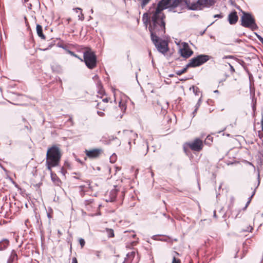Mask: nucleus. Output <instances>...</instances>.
Instances as JSON below:
<instances>
[{
	"label": "nucleus",
	"mask_w": 263,
	"mask_h": 263,
	"mask_svg": "<svg viewBox=\"0 0 263 263\" xmlns=\"http://www.w3.org/2000/svg\"><path fill=\"white\" fill-rule=\"evenodd\" d=\"M164 9H166L165 7L162 5L159 6L158 3L151 17L147 12L143 14L142 21L146 28L148 25V30L155 29L156 31L162 32L164 29H165V15L162 12Z\"/></svg>",
	"instance_id": "f257e3e1"
},
{
	"label": "nucleus",
	"mask_w": 263,
	"mask_h": 263,
	"mask_svg": "<svg viewBox=\"0 0 263 263\" xmlns=\"http://www.w3.org/2000/svg\"><path fill=\"white\" fill-rule=\"evenodd\" d=\"M151 33V40L156 47L157 50L165 54L168 50V44L164 40L160 39L159 36L163 37L165 33V29H164L162 32L156 31L155 29L148 30Z\"/></svg>",
	"instance_id": "f03ea898"
},
{
	"label": "nucleus",
	"mask_w": 263,
	"mask_h": 263,
	"mask_svg": "<svg viewBox=\"0 0 263 263\" xmlns=\"http://www.w3.org/2000/svg\"><path fill=\"white\" fill-rule=\"evenodd\" d=\"M241 12L242 13L240 18L241 25L244 27L250 28L252 31L257 30L258 27L253 15L242 10H241Z\"/></svg>",
	"instance_id": "7ed1b4c3"
},
{
	"label": "nucleus",
	"mask_w": 263,
	"mask_h": 263,
	"mask_svg": "<svg viewBox=\"0 0 263 263\" xmlns=\"http://www.w3.org/2000/svg\"><path fill=\"white\" fill-rule=\"evenodd\" d=\"M60 148L56 145L48 148L46 154V161L53 163L54 165H59L61 158Z\"/></svg>",
	"instance_id": "20e7f679"
},
{
	"label": "nucleus",
	"mask_w": 263,
	"mask_h": 263,
	"mask_svg": "<svg viewBox=\"0 0 263 263\" xmlns=\"http://www.w3.org/2000/svg\"><path fill=\"white\" fill-rule=\"evenodd\" d=\"M83 61L86 66L90 69H92L97 66V57L95 52L92 51L90 48L87 47L83 53Z\"/></svg>",
	"instance_id": "39448f33"
},
{
	"label": "nucleus",
	"mask_w": 263,
	"mask_h": 263,
	"mask_svg": "<svg viewBox=\"0 0 263 263\" xmlns=\"http://www.w3.org/2000/svg\"><path fill=\"white\" fill-rule=\"evenodd\" d=\"M183 4L182 0H161L159 2V6L162 5L166 9H168L170 12H177L175 9L182 6Z\"/></svg>",
	"instance_id": "423d86ee"
},
{
	"label": "nucleus",
	"mask_w": 263,
	"mask_h": 263,
	"mask_svg": "<svg viewBox=\"0 0 263 263\" xmlns=\"http://www.w3.org/2000/svg\"><path fill=\"white\" fill-rule=\"evenodd\" d=\"M210 59V56L205 54H200L196 57L191 59L188 63V66L190 67H196L199 66Z\"/></svg>",
	"instance_id": "0eeeda50"
},
{
	"label": "nucleus",
	"mask_w": 263,
	"mask_h": 263,
	"mask_svg": "<svg viewBox=\"0 0 263 263\" xmlns=\"http://www.w3.org/2000/svg\"><path fill=\"white\" fill-rule=\"evenodd\" d=\"M179 53L182 57L187 59L190 58L194 52L190 48L189 44L187 43L183 42L182 43V47L180 48L179 50Z\"/></svg>",
	"instance_id": "6e6552de"
},
{
	"label": "nucleus",
	"mask_w": 263,
	"mask_h": 263,
	"mask_svg": "<svg viewBox=\"0 0 263 263\" xmlns=\"http://www.w3.org/2000/svg\"><path fill=\"white\" fill-rule=\"evenodd\" d=\"M182 2L183 3V4L182 6H180L181 7V10L183 9L184 7V6L186 7V8L189 10H201L199 0L196 2H191L190 1L188 0H182Z\"/></svg>",
	"instance_id": "1a4fd4ad"
},
{
	"label": "nucleus",
	"mask_w": 263,
	"mask_h": 263,
	"mask_svg": "<svg viewBox=\"0 0 263 263\" xmlns=\"http://www.w3.org/2000/svg\"><path fill=\"white\" fill-rule=\"evenodd\" d=\"M187 144L192 150L196 152H200L203 148L202 141L198 138L192 142L187 143Z\"/></svg>",
	"instance_id": "9d476101"
},
{
	"label": "nucleus",
	"mask_w": 263,
	"mask_h": 263,
	"mask_svg": "<svg viewBox=\"0 0 263 263\" xmlns=\"http://www.w3.org/2000/svg\"><path fill=\"white\" fill-rule=\"evenodd\" d=\"M103 150L101 148H96L90 150L86 149L85 153L86 155L89 158H96L100 156L102 153Z\"/></svg>",
	"instance_id": "9b49d317"
},
{
	"label": "nucleus",
	"mask_w": 263,
	"mask_h": 263,
	"mask_svg": "<svg viewBox=\"0 0 263 263\" xmlns=\"http://www.w3.org/2000/svg\"><path fill=\"white\" fill-rule=\"evenodd\" d=\"M122 133L125 137L129 138L128 143L129 146L131 145V141L132 140H133L134 143H135V141L138 137V134L137 133H134L133 130L126 129L123 130Z\"/></svg>",
	"instance_id": "f8f14e48"
},
{
	"label": "nucleus",
	"mask_w": 263,
	"mask_h": 263,
	"mask_svg": "<svg viewBox=\"0 0 263 263\" xmlns=\"http://www.w3.org/2000/svg\"><path fill=\"white\" fill-rule=\"evenodd\" d=\"M229 23L231 25L235 24L238 20V16L235 10L232 11L228 15Z\"/></svg>",
	"instance_id": "ddd939ff"
},
{
	"label": "nucleus",
	"mask_w": 263,
	"mask_h": 263,
	"mask_svg": "<svg viewBox=\"0 0 263 263\" xmlns=\"http://www.w3.org/2000/svg\"><path fill=\"white\" fill-rule=\"evenodd\" d=\"M201 10L204 8H210L215 4V2L214 0H199Z\"/></svg>",
	"instance_id": "4468645a"
},
{
	"label": "nucleus",
	"mask_w": 263,
	"mask_h": 263,
	"mask_svg": "<svg viewBox=\"0 0 263 263\" xmlns=\"http://www.w3.org/2000/svg\"><path fill=\"white\" fill-rule=\"evenodd\" d=\"M17 255L15 250L11 251V254L7 260V263H14L17 260Z\"/></svg>",
	"instance_id": "2eb2a0df"
},
{
	"label": "nucleus",
	"mask_w": 263,
	"mask_h": 263,
	"mask_svg": "<svg viewBox=\"0 0 263 263\" xmlns=\"http://www.w3.org/2000/svg\"><path fill=\"white\" fill-rule=\"evenodd\" d=\"M118 191H119V189H118L117 186H114V189H113L112 190H111L110 191L109 195H110L111 201H115Z\"/></svg>",
	"instance_id": "dca6fc26"
},
{
	"label": "nucleus",
	"mask_w": 263,
	"mask_h": 263,
	"mask_svg": "<svg viewBox=\"0 0 263 263\" xmlns=\"http://www.w3.org/2000/svg\"><path fill=\"white\" fill-rule=\"evenodd\" d=\"M112 92L114 93L115 99H116L117 98H119V99H124L125 97H127L124 93H122L118 89H112Z\"/></svg>",
	"instance_id": "f3484780"
},
{
	"label": "nucleus",
	"mask_w": 263,
	"mask_h": 263,
	"mask_svg": "<svg viewBox=\"0 0 263 263\" xmlns=\"http://www.w3.org/2000/svg\"><path fill=\"white\" fill-rule=\"evenodd\" d=\"M135 251H132L131 252L128 253L125 259V262H126V263H132L135 256Z\"/></svg>",
	"instance_id": "a211bd4d"
},
{
	"label": "nucleus",
	"mask_w": 263,
	"mask_h": 263,
	"mask_svg": "<svg viewBox=\"0 0 263 263\" xmlns=\"http://www.w3.org/2000/svg\"><path fill=\"white\" fill-rule=\"evenodd\" d=\"M36 30L38 36L40 37L42 39L45 40V36L43 32L42 26L40 24H37L36 26Z\"/></svg>",
	"instance_id": "6ab92c4d"
},
{
	"label": "nucleus",
	"mask_w": 263,
	"mask_h": 263,
	"mask_svg": "<svg viewBox=\"0 0 263 263\" xmlns=\"http://www.w3.org/2000/svg\"><path fill=\"white\" fill-rule=\"evenodd\" d=\"M9 245V241L7 239H3L0 241V251L5 250Z\"/></svg>",
	"instance_id": "aec40b11"
},
{
	"label": "nucleus",
	"mask_w": 263,
	"mask_h": 263,
	"mask_svg": "<svg viewBox=\"0 0 263 263\" xmlns=\"http://www.w3.org/2000/svg\"><path fill=\"white\" fill-rule=\"evenodd\" d=\"M51 179L53 182H54L55 184L59 185V183L61 182V180L57 176L56 174L53 172H51V174H50Z\"/></svg>",
	"instance_id": "412c9836"
},
{
	"label": "nucleus",
	"mask_w": 263,
	"mask_h": 263,
	"mask_svg": "<svg viewBox=\"0 0 263 263\" xmlns=\"http://www.w3.org/2000/svg\"><path fill=\"white\" fill-rule=\"evenodd\" d=\"M46 164L47 168L50 172V174H51V172H53L52 171L51 168L52 167H55V166H58V165H54L53 163L50 162L49 161H46Z\"/></svg>",
	"instance_id": "4be33fe9"
},
{
	"label": "nucleus",
	"mask_w": 263,
	"mask_h": 263,
	"mask_svg": "<svg viewBox=\"0 0 263 263\" xmlns=\"http://www.w3.org/2000/svg\"><path fill=\"white\" fill-rule=\"evenodd\" d=\"M190 67V66H188V64L185 66V67L183 68L181 70H177L176 72V73L177 75L178 76H180L182 74L185 73L186 71H187V69Z\"/></svg>",
	"instance_id": "5701e85b"
},
{
	"label": "nucleus",
	"mask_w": 263,
	"mask_h": 263,
	"mask_svg": "<svg viewBox=\"0 0 263 263\" xmlns=\"http://www.w3.org/2000/svg\"><path fill=\"white\" fill-rule=\"evenodd\" d=\"M140 2V6L142 9H144L145 6L152 1V0H139Z\"/></svg>",
	"instance_id": "b1692460"
},
{
	"label": "nucleus",
	"mask_w": 263,
	"mask_h": 263,
	"mask_svg": "<svg viewBox=\"0 0 263 263\" xmlns=\"http://www.w3.org/2000/svg\"><path fill=\"white\" fill-rule=\"evenodd\" d=\"M106 231L107 232V235H108V237L111 238V237H114V232L112 229H106Z\"/></svg>",
	"instance_id": "393cba45"
},
{
	"label": "nucleus",
	"mask_w": 263,
	"mask_h": 263,
	"mask_svg": "<svg viewBox=\"0 0 263 263\" xmlns=\"http://www.w3.org/2000/svg\"><path fill=\"white\" fill-rule=\"evenodd\" d=\"M256 100H252V101L251 103L252 108L253 111V116L255 115V112L256 111Z\"/></svg>",
	"instance_id": "a878e982"
},
{
	"label": "nucleus",
	"mask_w": 263,
	"mask_h": 263,
	"mask_svg": "<svg viewBox=\"0 0 263 263\" xmlns=\"http://www.w3.org/2000/svg\"><path fill=\"white\" fill-rule=\"evenodd\" d=\"M67 53L68 54H69L70 55H71V56L80 59L81 61H83V60L82 59H81L77 54L74 53V52H73L70 50H67Z\"/></svg>",
	"instance_id": "bb28decb"
},
{
	"label": "nucleus",
	"mask_w": 263,
	"mask_h": 263,
	"mask_svg": "<svg viewBox=\"0 0 263 263\" xmlns=\"http://www.w3.org/2000/svg\"><path fill=\"white\" fill-rule=\"evenodd\" d=\"M116 139H117V137H114V136H109L108 139V143L110 144L112 141H115Z\"/></svg>",
	"instance_id": "cd10ccee"
},
{
	"label": "nucleus",
	"mask_w": 263,
	"mask_h": 263,
	"mask_svg": "<svg viewBox=\"0 0 263 263\" xmlns=\"http://www.w3.org/2000/svg\"><path fill=\"white\" fill-rule=\"evenodd\" d=\"M116 155L115 154H113L110 157V161L111 163H114L116 161Z\"/></svg>",
	"instance_id": "c85d7f7f"
},
{
	"label": "nucleus",
	"mask_w": 263,
	"mask_h": 263,
	"mask_svg": "<svg viewBox=\"0 0 263 263\" xmlns=\"http://www.w3.org/2000/svg\"><path fill=\"white\" fill-rule=\"evenodd\" d=\"M58 46L60 48H61L64 49L67 52V50H69L68 48L65 45L62 44H58Z\"/></svg>",
	"instance_id": "c756f323"
},
{
	"label": "nucleus",
	"mask_w": 263,
	"mask_h": 263,
	"mask_svg": "<svg viewBox=\"0 0 263 263\" xmlns=\"http://www.w3.org/2000/svg\"><path fill=\"white\" fill-rule=\"evenodd\" d=\"M254 34H255L258 40L263 44V37L256 32H254Z\"/></svg>",
	"instance_id": "7c9ffc66"
},
{
	"label": "nucleus",
	"mask_w": 263,
	"mask_h": 263,
	"mask_svg": "<svg viewBox=\"0 0 263 263\" xmlns=\"http://www.w3.org/2000/svg\"><path fill=\"white\" fill-rule=\"evenodd\" d=\"M79 243H80V245L81 247L82 248H83L85 244V241L84 239L80 238L79 239Z\"/></svg>",
	"instance_id": "2f4dec72"
},
{
	"label": "nucleus",
	"mask_w": 263,
	"mask_h": 263,
	"mask_svg": "<svg viewBox=\"0 0 263 263\" xmlns=\"http://www.w3.org/2000/svg\"><path fill=\"white\" fill-rule=\"evenodd\" d=\"M172 263H181V261L179 259L174 256L173 258Z\"/></svg>",
	"instance_id": "473e14b6"
},
{
	"label": "nucleus",
	"mask_w": 263,
	"mask_h": 263,
	"mask_svg": "<svg viewBox=\"0 0 263 263\" xmlns=\"http://www.w3.org/2000/svg\"><path fill=\"white\" fill-rule=\"evenodd\" d=\"M96 83V85L97 86H98V88H102V83H101V82L100 81V80H98V81H97L96 82H95Z\"/></svg>",
	"instance_id": "72a5a7b5"
},
{
	"label": "nucleus",
	"mask_w": 263,
	"mask_h": 263,
	"mask_svg": "<svg viewBox=\"0 0 263 263\" xmlns=\"http://www.w3.org/2000/svg\"><path fill=\"white\" fill-rule=\"evenodd\" d=\"M120 101L119 102V106L121 107V109H122L123 108H124V109H125L126 108L124 107V106L123 105V104L122 105V107H121V104L122 103H124V100H122V99H121V100H119Z\"/></svg>",
	"instance_id": "f704fd0d"
},
{
	"label": "nucleus",
	"mask_w": 263,
	"mask_h": 263,
	"mask_svg": "<svg viewBox=\"0 0 263 263\" xmlns=\"http://www.w3.org/2000/svg\"><path fill=\"white\" fill-rule=\"evenodd\" d=\"M193 91L196 95H198V93H199V91H198V88L197 87H195L193 86Z\"/></svg>",
	"instance_id": "c9c22d12"
},
{
	"label": "nucleus",
	"mask_w": 263,
	"mask_h": 263,
	"mask_svg": "<svg viewBox=\"0 0 263 263\" xmlns=\"http://www.w3.org/2000/svg\"><path fill=\"white\" fill-rule=\"evenodd\" d=\"M78 17H79V19L81 20V21H83L84 19V15L82 13V12H81L80 14L78 15Z\"/></svg>",
	"instance_id": "e433bc0d"
},
{
	"label": "nucleus",
	"mask_w": 263,
	"mask_h": 263,
	"mask_svg": "<svg viewBox=\"0 0 263 263\" xmlns=\"http://www.w3.org/2000/svg\"><path fill=\"white\" fill-rule=\"evenodd\" d=\"M250 93H251V95H252V92H253V91H254V88H253L251 85H250ZM254 94H253V96L252 97V99H254V92H253Z\"/></svg>",
	"instance_id": "4c0bfd02"
},
{
	"label": "nucleus",
	"mask_w": 263,
	"mask_h": 263,
	"mask_svg": "<svg viewBox=\"0 0 263 263\" xmlns=\"http://www.w3.org/2000/svg\"><path fill=\"white\" fill-rule=\"evenodd\" d=\"M61 173L63 174V175L65 176L66 173H67V171L65 170L64 167H62L60 171Z\"/></svg>",
	"instance_id": "58836bf2"
},
{
	"label": "nucleus",
	"mask_w": 263,
	"mask_h": 263,
	"mask_svg": "<svg viewBox=\"0 0 263 263\" xmlns=\"http://www.w3.org/2000/svg\"><path fill=\"white\" fill-rule=\"evenodd\" d=\"M115 142H116L115 144L117 146H120L121 145V141H120V140L118 138H117V139L115 140Z\"/></svg>",
	"instance_id": "ea45409f"
},
{
	"label": "nucleus",
	"mask_w": 263,
	"mask_h": 263,
	"mask_svg": "<svg viewBox=\"0 0 263 263\" xmlns=\"http://www.w3.org/2000/svg\"><path fill=\"white\" fill-rule=\"evenodd\" d=\"M25 6L26 7H27L30 10L32 9V4L31 3H28V2H27L25 4Z\"/></svg>",
	"instance_id": "a19ab883"
},
{
	"label": "nucleus",
	"mask_w": 263,
	"mask_h": 263,
	"mask_svg": "<svg viewBox=\"0 0 263 263\" xmlns=\"http://www.w3.org/2000/svg\"><path fill=\"white\" fill-rule=\"evenodd\" d=\"M214 17H215V18H222L223 15L221 13L215 14L214 15Z\"/></svg>",
	"instance_id": "79ce46f5"
},
{
	"label": "nucleus",
	"mask_w": 263,
	"mask_h": 263,
	"mask_svg": "<svg viewBox=\"0 0 263 263\" xmlns=\"http://www.w3.org/2000/svg\"><path fill=\"white\" fill-rule=\"evenodd\" d=\"M70 163L68 161H65L64 163V167L66 168H69L70 167Z\"/></svg>",
	"instance_id": "37998d69"
},
{
	"label": "nucleus",
	"mask_w": 263,
	"mask_h": 263,
	"mask_svg": "<svg viewBox=\"0 0 263 263\" xmlns=\"http://www.w3.org/2000/svg\"><path fill=\"white\" fill-rule=\"evenodd\" d=\"M201 100H198V101L195 106V108H197V109H198V107L200 106Z\"/></svg>",
	"instance_id": "c03bdc74"
},
{
	"label": "nucleus",
	"mask_w": 263,
	"mask_h": 263,
	"mask_svg": "<svg viewBox=\"0 0 263 263\" xmlns=\"http://www.w3.org/2000/svg\"><path fill=\"white\" fill-rule=\"evenodd\" d=\"M92 79L95 82H96L99 80V76L97 74H96L94 77H93Z\"/></svg>",
	"instance_id": "a18cd8bd"
},
{
	"label": "nucleus",
	"mask_w": 263,
	"mask_h": 263,
	"mask_svg": "<svg viewBox=\"0 0 263 263\" xmlns=\"http://www.w3.org/2000/svg\"><path fill=\"white\" fill-rule=\"evenodd\" d=\"M97 114L100 117H103L105 115V114L101 111H98Z\"/></svg>",
	"instance_id": "49530a36"
},
{
	"label": "nucleus",
	"mask_w": 263,
	"mask_h": 263,
	"mask_svg": "<svg viewBox=\"0 0 263 263\" xmlns=\"http://www.w3.org/2000/svg\"><path fill=\"white\" fill-rule=\"evenodd\" d=\"M255 190H254L251 196L248 198V201H250L251 202V199H252V197H253V196L255 195Z\"/></svg>",
	"instance_id": "de8ad7c7"
},
{
	"label": "nucleus",
	"mask_w": 263,
	"mask_h": 263,
	"mask_svg": "<svg viewBox=\"0 0 263 263\" xmlns=\"http://www.w3.org/2000/svg\"><path fill=\"white\" fill-rule=\"evenodd\" d=\"M260 124H261V130L263 132V115L262 114L261 115V120H260Z\"/></svg>",
	"instance_id": "09e8293b"
},
{
	"label": "nucleus",
	"mask_w": 263,
	"mask_h": 263,
	"mask_svg": "<svg viewBox=\"0 0 263 263\" xmlns=\"http://www.w3.org/2000/svg\"><path fill=\"white\" fill-rule=\"evenodd\" d=\"M8 103H11V102H10V101H8V102H0V104H7ZM12 104H14V105H17V104H15V103H12Z\"/></svg>",
	"instance_id": "8fccbe9b"
},
{
	"label": "nucleus",
	"mask_w": 263,
	"mask_h": 263,
	"mask_svg": "<svg viewBox=\"0 0 263 263\" xmlns=\"http://www.w3.org/2000/svg\"><path fill=\"white\" fill-rule=\"evenodd\" d=\"M71 263H78L76 257H72Z\"/></svg>",
	"instance_id": "3c124183"
},
{
	"label": "nucleus",
	"mask_w": 263,
	"mask_h": 263,
	"mask_svg": "<svg viewBox=\"0 0 263 263\" xmlns=\"http://www.w3.org/2000/svg\"><path fill=\"white\" fill-rule=\"evenodd\" d=\"M230 67V70L232 72H235V69L234 68L233 66L231 65L230 63L229 64Z\"/></svg>",
	"instance_id": "603ef678"
},
{
	"label": "nucleus",
	"mask_w": 263,
	"mask_h": 263,
	"mask_svg": "<svg viewBox=\"0 0 263 263\" xmlns=\"http://www.w3.org/2000/svg\"><path fill=\"white\" fill-rule=\"evenodd\" d=\"M73 10H74L76 12H77V13H78V11H79V10L81 11V12H82V9L81 8H73Z\"/></svg>",
	"instance_id": "864d4df0"
},
{
	"label": "nucleus",
	"mask_w": 263,
	"mask_h": 263,
	"mask_svg": "<svg viewBox=\"0 0 263 263\" xmlns=\"http://www.w3.org/2000/svg\"><path fill=\"white\" fill-rule=\"evenodd\" d=\"M253 229V227L249 226V227H248L247 231L252 232V230Z\"/></svg>",
	"instance_id": "5fc2aeb1"
},
{
	"label": "nucleus",
	"mask_w": 263,
	"mask_h": 263,
	"mask_svg": "<svg viewBox=\"0 0 263 263\" xmlns=\"http://www.w3.org/2000/svg\"><path fill=\"white\" fill-rule=\"evenodd\" d=\"M158 236H159V235H154V236H153V237L152 238L154 240H159V239L158 238Z\"/></svg>",
	"instance_id": "6e6d98bb"
},
{
	"label": "nucleus",
	"mask_w": 263,
	"mask_h": 263,
	"mask_svg": "<svg viewBox=\"0 0 263 263\" xmlns=\"http://www.w3.org/2000/svg\"><path fill=\"white\" fill-rule=\"evenodd\" d=\"M257 179H258V184H257V186H258L259 183H260V176H259V170H258V177H257Z\"/></svg>",
	"instance_id": "4d7b16f0"
},
{
	"label": "nucleus",
	"mask_w": 263,
	"mask_h": 263,
	"mask_svg": "<svg viewBox=\"0 0 263 263\" xmlns=\"http://www.w3.org/2000/svg\"><path fill=\"white\" fill-rule=\"evenodd\" d=\"M233 58V55H226L223 57V59H232Z\"/></svg>",
	"instance_id": "13d9d810"
},
{
	"label": "nucleus",
	"mask_w": 263,
	"mask_h": 263,
	"mask_svg": "<svg viewBox=\"0 0 263 263\" xmlns=\"http://www.w3.org/2000/svg\"><path fill=\"white\" fill-rule=\"evenodd\" d=\"M97 108L99 109H102V107L100 106V103H98L97 104Z\"/></svg>",
	"instance_id": "bf43d9fd"
},
{
	"label": "nucleus",
	"mask_w": 263,
	"mask_h": 263,
	"mask_svg": "<svg viewBox=\"0 0 263 263\" xmlns=\"http://www.w3.org/2000/svg\"><path fill=\"white\" fill-rule=\"evenodd\" d=\"M197 111V108H195L194 109V110L193 111V112H192V114L193 115V117L195 116V114L196 113Z\"/></svg>",
	"instance_id": "052dcab7"
},
{
	"label": "nucleus",
	"mask_w": 263,
	"mask_h": 263,
	"mask_svg": "<svg viewBox=\"0 0 263 263\" xmlns=\"http://www.w3.org/2000/svg\"><path fill=\"white\" fill-rule=\"evenodd\" d=\"M206 139L212 141L213 138L209 135L207 136Z\"/></svg>",
	"instance_id": "680f3d73"
},
{
	"label": "nucleus",
	"mask_w": 263,
	"mask_h": 263,
	"mask_svg": "<svg viewBox=\"0 0 263 263\" xmlns=\"http://www.w3.org/2000/svg\"><path fill=\"white\" fill-rule=\"evenodd\" d=\"M159 240L162 241H167V240L166 238H159Z\"/></svg>",
	"instance_id": "e2e57ef3"
},
{
	"label": "nucleus",
	"mask_w": 263,
	"mask_h": 263,
	"mask_svg": "<svg viewBox=\"0 0 263 263\" xmlns=\"http://www.w3.org/2000/svg\"><path fill=\"white\" fill-rule=\"evenodd\" d=\"M250 203V201H248L247 202V203H246V208H247V207L249 206V205Z\"/></svg>",
	"instance_id": "0e129e2a"
},
{
	"label": "nucleus",
	"mask_w": 263,
	"mask_h": 263,
	"mask_svg": "<svg viewBox=\"0 0 263 263\" xmlns=\"http://www.w3.org/2000/svg\"><path fill=\"white\" fill-rule=\"evenodd\" d=\"M7 144H8L9 145H11L12 144V140H9L8 142H7Z\"/></svg>",
	"instance_id": "69168bd1"
},
{
	"label": "nucleus",
	"mask_w": 263,
	"mask_h": 263,
	"mask_svg": "<svg viewBox=\"0 0 263 263\" xmlns=\"http://www.w3.org/2000/svg\"><path fill=\"white\" fill-rule=\"evenodd\" d=\"M109 100H102V102L104 103H108Z\"/></svg>",
	"instance_id": "338daca9"
},
{
	"label": "nucleus",
	"mask_w": 263,
	"mask_h": 263,
	"mask_svg": "<svg viewBox=\"0 0 263 263\" xmlns=\"http://www.w3.org/2000/svg\"><path fill=\"white\" fill-rule=\"evenodd\" d=\"M236 9H237L238 10H240V11H241V10H242L241 9V8H240V6H236Z\"/></svg>",
	"instance_id": "774afa93"
}]
</instances>
